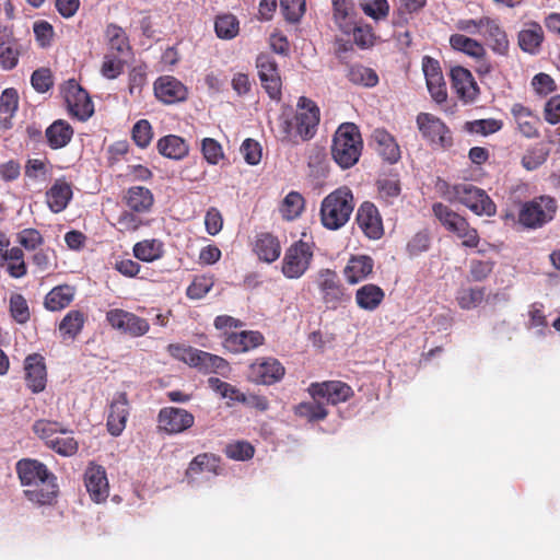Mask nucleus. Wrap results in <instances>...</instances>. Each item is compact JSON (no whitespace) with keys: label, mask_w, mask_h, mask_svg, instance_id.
Here are the masks:
<instances>
[{"label":"nucleus","mask_w":560,"mask_h":560,"mask_svg":"<svg viewBox=\"0 0 560 560\" xmlns=\"http://www.w3.org/2000/svg\"><path fill=\"white\" fill-rule=\"evenodd\" d=\"M361 150L362 139L359 128L352 122L339 126L331 145L335 162L342 168H349L358 162Z\"/></svg>","instance_id":"nucleus-1"},{"label":"nucleus","mask_w":560,"mask_h":560,"mask_svg":"<svg viewBox=\"0 0 560 560\" xmlns=\"http://www.w3.org/2000/svg\"><path fill=\"white\" fill-rule=\"evenodd\" d=\"M353 208V196L350 189L339 188L323 200L322 222L326 228L337 230L348 222Z\"/></svg>","instance_id":"nucleus-2"},{"label":"nucleus","mask_w":560,"mask_h":560,"mask_svg":"<svg viewBox=\"0 0 560 560\" xmlns=\"http://www.w3.org/2000/svg\"><path fill=\"white\" fill-rule=\"evenodd\" d=\"M447 198L460 202L477 215L491 217L495 213V205L486 191L470 183L454 185L447 191Z\"/></svg>","instance_id":"nucleus-3"},{"label":"nucleus","mask_w":560,"mask_h":560,"mask_svg":"<svg viewBox=\"0 0 560 560\" xmlns=\"http://www.w3.org/2000/svg\"><path fill=\"white\" fill-rule=\"evenodd\" d=\"M313 259L312 245L298 241L287 250L282 260V273L288 279H299L310 268Z\"/></svg>","instance_id":"nucleus-4"},{"label":"nucleus","mask_w":560,"mask_h":560,"mask_svg":"<svg viewBox=\"0 0 560 560\" xmlns=\"http://www.w3.org/2000/svg\"><path fill=\"white\" fill-rule=\"evenodd\" d=\"M556 210V200L548 196H541L523 205L518 221L526 228H539L552 220Z\"/></svg>","instance_id":"nucleus-5"},{"label":"nucleus","mask_w":560,"mask_h":560,"mask_svg":"<svg viewBox=\"0 0 560 560\" xmlns=\"http://www.w3.org/2000/svg\"><path fill=\"white\" fill-rule=\"evenodd\" d=\"M323 303L331 310H336L349 300L338 275L331 269H320L316 277Z\"/></svg>","instance_id":"nucleus-6"},{"label":"nucleus","mask_w":560,"mask_h":560,"mask_svg":"<svg viewBox=\"0 0 560 560\" xmlns=\"http://www.w3.org/2000/svg\"><path fill=\"white\" fill-rule=\"evenodd\" d=\"M61 93L71 115L80 120H86L93 115L94 106L88 92L74 79L63 84Z\"/></svg>","instance_id":"nucleus-7"},{"label":"nucleus","mask_w":560,"mask_h":560,"mask_svg":"<svg viewBox=\"0 0 560 560\" xmlns=\"http://www.w3.org/2000/svg\"><path fill=\"white\" fill-rule=\"evenodd\" d=\"M256 67L262 88L273 100H279L281 95V78L276 60L267 54L257 57Z\"/></svg>","instance_id":"nucleus-8"},{"label":"nucleus","mask_w":560,"mask_h":560,"mask_svg":"<svg viewBox=\"0 0 560 560\" xmlns=\"http://www.w3.org/2000/svg\"><path fill=\"white\" fill-rule=\"evenodd\" d=\"M308 392L314 399H323L331 405L345 402L353 395L352 388L340 381L312 383Z\"/></svg>","instance_id":"nucleus-9"},{"label":"nucleus","mask_w":560,"mask_h":560,"mask_svg":"<svg viewBox=\"0 0 560 560\" xmlns=\"http://www.w3.org/2000/svg\"><path fill=\"white\" fill-rule=\"evenodd\" d=\"M106 319L113 328L122 330L133 337L143 336L150 329L147 319L124 310H110L106 314Z\"/></svg>","instance_id":"nucleus-10"},{"label":"nucleus","mask_w":560,"mask_h":560,"mask_svg":"<svg viewBox=\"0 0 560 560\" xmlns=\"http://www.w3.org/2000/svg\"><path fill=\"white\" fill-rule=\"evenodd\" d=\"M158 421L160 430L168 434H177L192 427L195 418L185 409L165 407L160 410Z\"/></svg>","instance_id":"nucleus-11"},{"label":"nucleus","mask_w":560,"mask_h":560,"mask_svg":"<svg viewBox=\"0 0 560 560\" xmlns=\"http://www.w3.org/2000/svg\"><path fill=\"white\" fill-rule=\"evenodd\" d=\"M299 113L295 115L298 133L301 140L311 139L316 131L319 122V109L313 101L306 97L299 100Z\"/></svg>","instance_id":"nucleus-12"},{"label":"nucleus","mask_w":560,"mask_h":560,"mask_svg":"<svg viewBox=\"0 0 560 560\" xmlns=\"http://www.w3.org/2000/svg\"><path fill=\"white\" fill-rule=\"evenodd\" d=\"M283 375L284 368L273 358L257 360L249 366V377L258 384H273L280 381Z\"/></svg>","instance_id":"nucleus-13"},{"label":"nucleus","mask_w":560,"mask_h":560,"mask_svg":"<svg viewBox=\"0 0 560 560\" xmlns=\"http://www.w3.org/2000/svg\"><path fill=\"white\" fill-rule=\"evenodd\" d=\"M84 482L91 499L101 503L106 501L109 494L108 480L104 467L90 465L84 474Z\"/></svg>","instance_id":"nucleus-14"},{"label":"nucleus","mask_w":560,"mask_h":560,"mask_svg":"<svg viewBox=\"0 0 560 560\" xmlns=\"http://www.w3.org/2000/svg\"><path fill=\"white\" fill-rule=\"evenodd\" d=\"M264 341V336L259 331L243 330L241 332H224V348L232 353H242L249 351Z\"/></svg>","instance_id":"nucleus-15"},{"label":"nucleus","mask_w":560,"mask_h":560,"mask_svg":"<svg viewBox=\"0 0 560 560\" xmlns=\"http://www.w3.org/2000/svg\"><path fill=\"white\" fill-rule=\"evenodd\" d=\"M357 221L364 234L377 240L383 234V224L377 208L371 202H364L358 210Z\"/></svg>","instance_id":"nucleus-16"},{"label":"nucleus","mask_w":560,"mask_h":560,"mask_svg":"<svg viewBox=\"0 0 560 560\" xmlns=\"http://www.w3.org/2000/svg\"><path fill=\"white\" fill-rule=\"evenodd\" d=\"M417 125L422 136L432 142H439L445 145L450 138L447 137L448 130L444 122L429 113H420L417 116Z\"/></svg>","instance_id":"nucleus-17"},{"label":"nucleus","mask_w":560,"mask_h":560,"mask_svg":"<svg viewBox=\"0 0 560 560\" xmlns=\"http://www.w3.org/2000/svg\"><path fill=\"white\" fill-rule=\"evenodd\" d=\"M154 92L156 97L166 104L184 101L187 96L185 85L170 75L161 77L155 81Z\"/></svg>","instance_id":"nucleus-18"},{"label":"nucleus","mask_w":560,"mask_h":560,"mask_svg":"<svg viewBox=\"0 0 560 560\" xmlns=\"http://www.w3.org/2000/svg\"><path fill=\"white\" fill-rule=\"evenodd\" d=\"M452 88L464 102H471L478 94V86L470 71L463 67H454L451 70Z\"/></svg>","instance_id":"nucleus-19"},{"label":"nucleus","mask_w":560,"mask_h":560,"mask_svg":"<svg viewBox=\"0 0 560 560\" xmlns=\"http://www.w3.org/2000/svg\"><path fill=\"white\" fill-rule=\"evenodd\" d=\"M128 400L125 393H118L109 406L107 429L114 436L121 434L128 418Z\"/></svg>","instance_id":"nucleus-20"},{"label":"nucleus","mask_w":560,"mask_h":560,"mask_svg":"<svg viewBox=\"0 0 560 560\" xmlns=\"http://www.w3.org/2000/svg\"><path fill=\"white\" fill-rule=\"evenodd\" d=\"M26 383L33 393H40L46 387L47 373L44 358L39 354H31L25 359Z\"/></svg>","instance_id":"nucleus-21"},{"label":"nucleus","mask_w":560,"mask_h":560,"mask_svg":"<svg viewBox=\"0 0 560 560\" xmlns=\"http://www.w3.org/2000/svg\"><path fill=\"white\" fill-rule=\"evenodd\" d=\"M58 488L52 474L48 475L35 486L24 490L25 497L39 505L51 504L57 497Z\"/></svg>","instance_id":"nucleus-22"},{"label":"nucleus","mask_w":560,"mask_h":560,"mask_svg":"<svg viewBox=\"0 0 560 560\" xmlns=\"http://www.w3.org/2000/svg\"><path fill=\"white\" fill-rule=\"evenodd\" d=\"M511 113L517 125L518 131L526 138H537L539 136L538 125L540 124L539 117L534 115L530 109L522 104H514Z\"/></svg>","instance_id":"nucleus-23"},{"label":"nucleus","mask_w":560,"mask_h":560,"mask_svg":"<svg viewBox=\"0 0 560 560\" xmlns=\"http://www.w3.org/2000/svg\"><path fill=\"white\" fill-rule=\"evenodd\" d=\"M194 355L195 358L190 359V365L198 368L205 373H219L225 376L230 371L228 361L219 355L198 349Z\"/></svg>","instance_id":"nucleus-24"},{"label":"nucleus","mask_w":560,"mask_h":560,"mask_svg":"<svg viewBox=\"0 0 560 560\" xmlns=\"http://www.w3.org/2000/svg\"><path fill=\"white\" fill-rule=\"evenodd\" d=\"M21 483L26 487L35 486L50 475L46 466L35 459H22L16 465Z\"/></svg>","instance_id":"nucleus-25"},{"label":"nucleus","mask_w":560,"mask_h":560,"mask_svg":"<svg viewBox=\"0 0 560 560\" xmlns=\"http://www.w3.org/2000/svg\"><path fill=\"white\" fill-rule=\"evenodd\" d=\"M373 259L369 256H353L345 267L343 275L350 284H355L366 279L373 271Z\"/></svg>","instance_id":"nucleus-26"},{"label":"nucleus","mask_w":560,"mask_h":560,"mask_svg":"<svg viewBox=\"0 0 560 560\" xmlns=\"http://www.w3.org/2000/svg\"><path fill=\"white\" fill-rule=\"evenodd\" d=\"M47 205L55 212L65 210L72 198V189L70 184L65 180L57 179L46 192Z\"/></svg>","instance_id":"nucleus-27"},{"label":"nucleus","mask_w":560,"mask_h":560,"mask_svg":"<svg viewBox=\"0 0 560 560\" xmlns=\"http://www.w3.org/2000/svg\"><path fill=\"white\" fill-rule=\"evenodd\" d=\"M372 139L377 144L378 154L388 163L400 159V149L394 137L384 129H375Z\"/></svg>","instance_id":"nucleus-28"},{"label":"nucleus","mask_w":560,"mask_h":560,"mask_svg":"<svg viewBox=\"0 0 560 560\" xmlns=\"http://www.w3.org/2000/svg\"><path fill=\"white\" fill-rule=\"evenodd\" d=\"M385 298V293L382 288L376 284H364L360 287L355 292V303L364 311H375Z\"/></svg>","instance_id":"nucleus-29"},{"label":"nucleus","mask_w":560,"mask_h":560,"mask_svg":"<svg viewBox=\"0 0 560 560\" xmlns=\"http://www.w3.org/2000/svg\"><path fill=\"white\" fill-rule=\"evenodd\" d=\"M45 136L51 149H61L71 141L73 128L66 120L58 119L46 129Z\"/></svg>","instance_id":"nucleus-30"},{"label":"nucleus","mask_w":560,"mask_h":560,"mask_svg":"<svg viewBox=\"0 0 560 560\" xmlns=\"http://www.w3.org/2000/svg\"><path fill=\"white\" fill-rule=\"evenodd\" d=\"M432 211L441 224L452 233L463 232L466 226L467 221L465 218L441 202L434 203Z\"/></svg>","instance_id":"nucleus-31"},{"label":"nucleus","mask_w":560,"mask_h":560,"mask_svg":"<svg viewBox=\"0 0 560 560\" xmlns=\"http://www.w3.org/2000/svg\"><path fill=\"white\" fill-rule=\"evenodd\" d=\"M75 288L62 284L51 289L45 298V307L57 312L67 307L74 299Z\"/></svg>","instance_id":"nucleus-32"},{"label":"nucleus","mask_w":560,"mask_h":560,"mask_svg":"<svg viewBox=\"0 0 560 560\" xmlns=\"http://www.w3.org/2000/svg\"><path fill=\"white\" fill-rule=\"evenodd\" d=\"M158 150L165 158L180 160L188 154L189 148L183 138L168 135L158 141Z\"/></svg>","instance_id":"nucleus-33"},{"label":"nucleus","mask_w":560,"mask_h":560,"mask_svg":"<svg viewBox=\"0 0 560 560\" xmlns=\"http://www.w3.org/2000/svg\"><path fill=\"white\" fill-rule=\"evenodd\" d=\"M125 201L132 211L142 213L149 211L152 207L153 195L145 187L133 186L127 190Z\"/></svg>","instance_id":"nucleus-34"},{"label":"nucleus","mask_w":560,"mask_h":560,"mask_svg":"<svg viewBox=\"0 0 560 560\" xmlns=\"http://www.w3.org/2000/svg\"><path fill=\"white\" fill-rule=\"evenodd\" d=\"M542 27L536 22L529 23L526 28L522 30L518 33V45L521 49L525 52H537L538 48L542 43Z\"/></svg>","instance_id":"nucleus-35"},{"label":"nucleus","mask_w":560,"mask_h":560,"mask_svg":"<svg viewBox=\"0 0 560 560\" xmlns=\"http://www.w3.org/2000/svg\"><path fill=\"white\" fill-rule=\"evenodd\" d=\"M485 34L487 35L492 50L499 55H505L509 49V40L505 32L495 20L485 18Z\"/></svg>","instance_id":"nucleus-36"},{"label":"nucleus","mask_w":560,"mask_h":560,"mask_svg":"<svg viewBox=\"0 0 560 560\" xmlns=\"http://www.w3.org/2000/svg\"><path fill=\"white\" fill-rule=\"evenodd\" d=\"M19 43L9 34L0 36V66L4 70L13 69L19 61Z\"/></svg>","instance_id":"nucleus-37"},{"label":"nucleus","mask_w":560,"mask_h":560,"mask_svg":"<svg viewBox=\"0 0 560 560\" xmlns=\"http://www.w3.org/2000/svg\"><path fill=\"white\" fill-rule=\"evenodd\" d=\"M255 249L260 259L272 262L280 256L279 241L269 233L260 234L256 240Z\"/></svg>","instance_id":"nucleus-38"},{"label":"nucleus","mask_w":560,"mask_h":560,"mask_svg":"<svg viewBox=\"0 0 560 560\" xmlns=\"http://www.w3.org/2000/svg\"><path fill=\"white\" fill-rule=\"evenodd\" d=\"M450 45L453 49L462 51L476 59L482 58L486 54L483 46L479 42L463 34L451 35Z\"/></svg>","instance_id":"nucleus-39"},{"label":"nucleus","mask_w":560,"mask_h":560,"mask_svg":"<svg viewBox=\"0 0 560 560\" xmlns=\"http://www.w3.org/2000/svg\"><path fill=\"white\" fill-rule=\"evenodd\" d=\"M331 3L336 24L343 33L350 34L353 0H331Z\"/></svg>","instance_id":"nucleus-40"},{"label":"nucleus","mask_w":560,"mask_h":560,"mask_svg":"<svg viewBox=\"0 0 560 560\" xmlns=\"http://www.w3.org/2000/svg\"><path fill=\"white\" fill-rule=\"evenodd\" d=\"M85 318L83 312L79 310L70 311L59 324L60 334L63 337L75 338L81 332Z\"/></svg>","instance_id":"nucleus-41"},{"label":"nucleus","mask_w":560,"mask_h":560,"mask_svg":"<svg viewBox=\"0 0 560 560\" xmlns=\"http://www.w3.org/2000/svg\"><path fill=\"white\" fill-rule=\"evenodd\" d=\"M219 462L220 459L212 454H199L189 464V467L187 469V476L200 474L203 471H208L213 475H220L221 467L219 465Z\"/></svg>","instance_id":"nucleus-42"},{"label":"nucleus","mask_w":560,"mask_h":560,"mask_svg":"<svg viewBox=\"0 0 560 560\" xmlns=\"http://www.w3.org/2000/svg\"><path fill=\"white\" fill-rule=\"evenodd\" d=\"M304 206L303 196L298 191H291L282 200L279 210L284 220L291 221L300 217Z\"/></svg>","instance_id":"nucleus-43"},{"label":"nucleus","mask_w":560,"mask_h":560,"mask_svg":"<svg viewBox=\"0 0 560 560\" xmlns=\"http://www.w3.org/2000/svg\"><path fill=\"white\" fill-rule=\"evenodd\" d=\"M133 254L142 261H153L163 255V244L158 240H145L133 246Z\"/></svg>","instance_id":"nucleus-44"},{"label":"nucleus","mask_w":560,"mask_h":560,"mask_svg":"<svg viewBox=\"0 0 560 560\" xmlns=\"http://www.w3.org/2000/svg\"><path fill=\"white\" fill-rule=\"evenodd\" d=\"M5 265L8 273L15 279L22 278L27 273V267L24 261V253L21 247H12L5 255Z\"/></svg>","instance_id":"nucleus-45"},{"label":"nucleus","mask_w":560,"mask_h":560,"mask_svg":"<svg viewBox=\"0 0 560 560\" xmlns=\"http://www.w3.org/2000/svg\"><path fill=\"white\" fill-rule=\"evenodd\" d=\"M214 28L219 38L232 39L238 34L240 23L233 14H223L217 18Z\"/></svg>","instance_id":"nucleus-46"},{"label":"nucleus","mask_w":560,"mask_h":560,"mask_svg":"<svg viewBox=\"0 0 560 560\" xmlns=\"http://www.w3.org/2000/svg\"><path fill=\"white\" fill-rule=\"evenodd\" d=\"M105 35L110 49L120 54L130 49L126 32L120 26L116 24L107 25Z\"/></svg>","instance_id":"nucleus-47"},{"label":"nucleus","mask_w":560,"mask_h":560,"mask_svg":"<svg viewBox=\"0 0 560 560\" xmlns=\"http://www.w3.org/2000/svg\"><path fill=\"white\" fill-rule=\"evenodd\" d=\"M348 78L354 84L374 86L378 82L377 74L370 68L355 65L349 68Z\"/></svg>","instance_id":"nucleus-48"},{"label":"nucleus","mask_w":560,"mask_h":560,"mask_svg":"<svg viewBox=\"0 0 560 560\" xmlns=\"http://www.w3.org/2000/svg\"><path fill=\"white\" fill-rule=\"evenodd\" d=\"M485 288L462 289L457 293V302L464 310L477 307L485 299Z\"/></svg>","instance_id":"nucleus-49"},{"label":"nucleus","mask_w":560,"mask_h":560,"mask_svg":"<svg viewBox=\"0 0 560 560\" xmlns=\"http://www.w3.org/2000/svg\"><path fill=\"white\" fill-rule=\"evenodd\" d=\"M548 155L549 149L544 145H535L523 155L522 165L527 171H534L546 162Z\"/></svg>","instance_id":"nucleus-50"},{"label":"nucleus","mask_w":560,"mask_h":560,"mask_svg":"<svg viewBox=\"0 0 560 560\" xmlns=\"http://www.w3.org/2000/svg\"><path fill=\"white\" fill-rule=\"evenodd\" d=\"M327 155L323 148L312 147L307 153V165L315 176H322L326 172Z\"/></svg>","instance_id":"nucleus-51"},{"label":"nucleus","mask_w":560,"mask_h":560,"mask_svg":"<svg viewBox=\"0 0 560 560\" xmlns=\"http://www.w3.org/2000/svg\"><path fill=\"white\" fill-rule=\"evenodd\" d=\"M503 122L494 118L478 119L466 124L467 130L482 136L494 133L501 130Z\"/></svg>","instance_id":"nucleus-52"},{"label":"nucleus","mask_w":560,"mask_h":560,"mask_svg":"<svg viewBox=\"0 0 560 560\" xmlns=\"http://www.w3.org/2000/svg\"><path fill=\"white\" fill-rule=\"evenodd\" d=\"M10 313L12 317L20 324H24L30 319L28 305L22 294L14 293L11 295Z\"/></svg>","instance_id":"nucleus-53"},{"label":"nucleus","mask_w":560,"mask_h":560,"mask_svg":"<svg viewBox=\"0 0 560 560\" xmlns=\"http://www.w3.org/2000/svg\"><path fill=\"white\" fill-rule=\"evenodd\" d=\"M48 447L62 456H72L78 451V442L72 436H55L48 440Z\"/></svg>","instance_id":"nucleus-54"},{"label":"nucleus","mask_w":560,"mask_h":560,"mask_svg":"<svg viewBox=\"0 0 560 560\" xmlns=\"http://www.w3.org/2000/svg\"><path fill=\"white\" fill-rule=\"evenodd\" d=\"M16 242L26 250H35L44 243V237L36 229H24L16 234Z\"/></svg>","instance_id":"nucleus-55"},{"label":"nucleus","mask_w":560,"mask_h":560,"mask_svg":"<svg viewBox=\"0 0 560 560\" xmlns=\"http://www.w3.org/2000/svg\"><path fill=\"white\" fill-rule=\"evenodd\" d=\"M305 0H280V8L289 22H299L305 12Z\"/></svg>","instance_id":"nucleus-56"},{"label":"nucleus","mask_w":560,"mask_h":560,"mask_svg":"<svg viewBox=\"0 0 560 560\" xmlns=\"http://www.w3.org/2000/svg\"><path fill=\"white\" fill-rule=\"evenodd\" d=\"M278 137L282 142L288 143H296L298 138H300L298 133V125L295 121V117L290 119L289 117H281L279 119L278 127Z\"/></svg>","instance_id":"nucleus-57"},{"label":"nucleus","mask_w":560,"mask_h":560,"mask_svg":"<svg viewBox=\"0 0 560 560\" xmlns=\"http://www.w3.org/2000/svg\"><path fill=\"white\" fill-rule=\"evenodd\" d=\"M377 189L381 198L392 203L400 194V184L397 178L386 177L377 180Z\"/></svg>","instance_id":"nucleus-58"},{"label":"nucleus","mask_w":560,"mask_h":560,"mask_svg":"<svg viewBox=\"0 0 560 560\" xmlns=\"http://www.w3.org/2000/svg\"><path fill=\"white\" fill-rule=\"evenodd\" d=\"M34 432L43 440L46 441V445L48 446V440L55 439V434L66 433L67 431L61 428V425L58 422L49 421V420H37L33 424Z\"/></svg>","instance_id":"nucleus-59"},{"label":"nucleus","mask_w":560,"mask_h":560,"mask_svg":"<svg viewBox=\"0 0 560 560\" xmlns=\"http://www.w3.org/2000/svg\"><path fill=\"white\" fill-rule=\"evenodd\" d=\"M363 12L374 20L387 16L389 5L386 0H360Z\"/></svg>","instance_id":"nucleus-60"},{"label":"nucleus","mask_w":560,"mask_h":560,"mask_svg":"<svg viewBox=\"0 0 560 560\" xmlns=\"http://www.w3.org/2000/svg\"><path fill=\"white\" fill-rule=\"evenodd\" d=\"M31 83L38 93L47 92L54 84L50 69L39 68L35 70L31 77Z\"/></svg>","instance_id":"nucleus-61"},{"label":"nucleus","mask_w":560,"mask_h":560,"mask_svg":"<svg viewBox=\"0 0 560 560\" xmlns=\"http://www.w3.org/2000/svg\"><path fill=\"white\" fill-rule=\"evenodd\" d=\"M132 139L140 148L149 145L152 139V128L148 120L141 119L132 128Z\"/></svg>","instance_id":"nucleus-62"},{"label":"nucleus","mask_w":560,"mask_h":560,"mask_svg":"<svg viewBox=\"0 0 560 560\" xmlns=\"http://www.w3.org/2000/svg\"><path fill=\"white\" fill-rule=\"evenodd\" d=\"M19 106L18 91L13 88L5 89L0 96V114L12 117Z\"/></svg>","instance_id":"nucleus-63"},{"label":"nucleus","mask_w":560,"mask_h":560,"mask_svg":"<svg viewBox=\"0 0 560 560\" xmlns=\"http://www.w3.org/2000/svg\"><path fill=\"white\" fill-rule=\"evenodd\" d=\"M201 151L210 164H217L223 158L221 144L212 138H205L201 141Z\"/></svg>","instance_id":"nucleus-64"}]
</instances>
